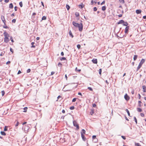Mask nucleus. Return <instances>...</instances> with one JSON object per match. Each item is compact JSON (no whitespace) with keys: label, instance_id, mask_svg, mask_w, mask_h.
Returning a JSON list of instances; mask_svg holds the SVG:
<instances>
[{"label":"nucleus","instance_id":"f257e3e1","mask_svg":"<svg viewBox=\"0 0 146 146\" xmlns=\"http://www.w3.org/2000/svg\"><path fill=\"white\" fill-rule=\"evenodd\" d=\"M72 24L75 27L79 28V30L80 31H81L82 30L83 25L82 23H81L79 24L76 23L75 22L73 21L72 22Z\"/></svg>","mask_w":146,"mask_h":146},{"label":"nucleus","instance_id":"f03ea898","mask_svg":"<svg viewBox=\"0 0 146 146\" xmlns=\"http://www.w3.org/2000/svg\"><path fill=\"white\" fill-rule=\"evenodd\" d=\"M145 60L144 59H142L141 60L139 64V65L137 67V70L138 71L141 67L143 64L145 62Z\"/></svg>","mask_w":146,"mask_h":146},{"label":"nucleus","instance_id":"7ed1b4c3","mask_svg":"<svg viewBox=\"0 0 146 146\" xmlns=\"http://www.w3.org/2000/svg\"><path fill=\"white\" fill-rule=\"evenodd\" d=\"M73 122L74 126L76 127V129H79V126L77 122L75 121H74Z\"/></svg>","mask_w":146,"mask_h":146},{"label":"nucleus","instance_id":"20e7f679","mask_svg":"<svg viewBox=\"0 0 146 146\" xmlns=\"http://www.w3.org/2000/svg\"><path fill=\"white\" fill-rule=\"evenodd\" d=\"M8 36H4V41L5 42L7 43L9 41Z\"/></svg>","mask_w":146,"mask_h":146},{"label":"nucleus","instance_id":"39448f33","mask_svg":"<svg viewBox=\"0 0 146 146\" xmlns=\"http://www.w3.org/2000/svg\"><path fill=\"white\" fill-rule=\"evenodd\" d=\"M22 129H23L25 132L28 131L29 129L28 127L27 126H25V127L24 128L23 127L22 128Z\"/></svg>","mask_w":146,"mask_h":146},{"label":"nucleus","instance_id":"423d86ee","mask_svg":"<svg viewBox=\"0 0 146 146\" xmlns=\"http://www.w3.org/2000/svg\"><path fill=\"white\" fill-rule=\"evenodd\" d=\"M124 98L125 100H128L129 99V97L128 96L127 94H126L124 96Z\"/></svg>","mask_w":146,"mask_h":146},{"label":"nucleus","instance_id":"0eeeda50","mask_svg":"<svg viewBox=\"0 0 146 146\" xmlns=\"http://www.w3.org/2000/svg\"><path fill=\"white\" fill-rule=\"evenodd\" d=\"M1 19L3 23L5 24V23L6 22V21L5 19V18L4 17L2 16L1 17Z\"/></svg>","mask_w":146,"mask_h":146},{"label":"nucleus","instance_id":"6e6552de","mask_svg":"<svg viewBox=\"0 0 146 146\" xmlns=\"http://www.w3.org/2000/svg\"><path fill=\"white\" fill-rule=\"evenodd\" d=\"M92 61L94 64H96L97 63V60L96 59H93Z\"/></svg>","mask_w":146,"mask_h":146},{"label":"nucleus","instance_id":"1a4fd4ad","mask_svg":"<svg viewBox=\"0 0 146 146\" xmlns=\"http://www.w3.org/2000/svg\"><path fill=\"white\" fill-rule=\"evenodd\" d=\"M141 11L140 9H137L136 11V12L137 14H139L141 13Z\"/></svg>","mask_w":146,"mask_h":146},{"label":"nucleus","instance_id":"9d476101","mask_svg":"<svg viewBox=\"0 0 146 146\" xmlns=\"http://www.w3.org/2000/svg\"><path fill=\"white\" fill-rule=\"evenodd\" d=\"M123 23H124V21L123 20H120L117 23V24H123Z\"/></svg>","mask_w":146,"mask_h":146},{"label":"nucleus","instance_id":"9b49d317","mask_svg":"<svg viewBox=\"0 0 146 146\" xmlns=\"http://www.w3.org/2000/svg\"><path fill=\"white\" fill-rule=\"evenodd\" d=\"M129 29V27L128 26L127 27L125 28V33H127Z\"/></svg>","mask_w":146,"mask_h":146},{"label":"nucleus","instance_id":"f8f14e48","mask_svg":"<svg viewBox=\"0 0 146 146\" xmlns=\"http://www.w3.org/2000/svg\"><path fill=\"white\" fill-rule=\"evenodd\" d=\"M142 88L143 90V92H146V87L145 86H142Z\"/></svg>","mask_w":146,"mask_h":146},{"label":"nucleus","instance_id":"ddd939ff","mask_svg":"<svg viewBox=\"0 0 146 146\" xmlns=\"http://www.w3.org/2000/svg\"><path fill=\"white\" fill-rule=\"evenodd\" d=\"M81 135V137L82 139L84 141H85L86 139L84 137V135L82 134V135Z\"/></svg>","mask_w":146,"mask_h":146},{"label":"nucleus","instance_id":"4468645a","mask_svg":"<svg viewBox=\"0 0 146 146\" xmlns=\"http://www.w3.org/2000/svg\"><path fill=\"white\" fill-rule=\"evenodd\" d=\"M85 132L86 131L85 130H84V129H82V131L81 132V135H82V134H83V135L85 134Z\"/></svg>","mask_w":146,"mask_h":146},{"label":"nucleus","instance_id":"2eb2a0df","mask_svg":"<svg viewBox=\"0 0 146 146\" xmlns=\"http://www.w3.org/2000/svg\"><path fill=\"white\" fill-rule=\"evenodd\" d=\"M69 34L70 35V36H71L72 38H73V36L72 34V33L70 30V31L69 33Z\"/></svg>","mask_w":146,"mask_h":146},{"label":"nucleus","instance_id":"dca6fc26","mask_svg":"<svg viewBox=\"0 0 146 146\" xmlns=\"http://www.w3.org/2000/svg\"><path fill=\"white\" fill-rule=\"evenodd\" d=\"M75 15L77 17H78L79 15V14L78 12H76L75 13Z\"/></svg>","mask_w":146,"mask_h":146},{"label":"nucleus","instance_id":"f3484780","mask_svg":"<svg viewBox=\"0 0 146 146\" xmlns=\"http://www.w3.org/2000/svg\"><path fill=\"white\" fill-rule=\"evenodd\" d=\"M137 56L136 55H135L134 56L133 59L134 60H135L137 58Z\"/></svg>","mask_w":146,"mask_h":146},{"label":"nucleus","instance_id":"a211bd4d","mask_svg":"<svg viewBox=\"0 0 146 146\" xmlns=\"http://www.w3.org/2000/svg\"><path fill=\"white\" fill-rule=\"evenodd\" d=\"M106 9V7L105 6H103L102 7V10L104 11Z\"/></svg>","mask_w":146,"mask_h":146},{"label":"nucleus","instance_id":"6ab92c4d","mask_svg":"<svg viewBox=\"0 0 146 146\" xmlns=\"http://www.w3.org/2000/svg\"><path fill=\"white\" fill-rule=\"evenodd\" d=\"M123 25L124 26H127L128 25V23L127 22H124V23H123Z\"/></svg>","mask_w":146,"mask_h":146},{"label":"nucleus","instance_id":"aec40b11","mask_svg":"<svg viewBox=\"0 0 146 146\" xmlns=\"http://www.w3.org/2000/svg\"><path fill=\"white\" fill-rule=\"evenodd\" d=\"M126 111L127 112V113L128 115L129 116H130V113L129 112V110L127 109H126Z\"/></svg>","mask_w":146,"mask_h":146},{"label":"nucleus","instance_id":"412c9836","mask_svg":"<svg viewBox=\"0 0 146 146\" xmlns=\"http://www.w3.org/2000/svg\"><path fill=\"white\" fill-rule=\"evenodd\" d=\"M4 36H8V33L6 32H4Z\"/></svg>","mask_w":146,"mask_h":146},{"label":"nucleus","instance_id":"4be33fe9","mask_svg":"<svg viewBox=\"0 0 146 146\" xmlns=\"http://www.w3.org/2000/svg\"><path fill=\"white\" fill-rule=\"evenodd\" d=\"M66 7L68 10L70 8V6L68 5H66Z\"/></svg>","mask_w":146,"mask_h":146},{"label":"nucleus","instance_id":"5701e85b","mask_svg":"<svg viewBox=\"0 0 146 146\" xmlns=\"http://www.w3.org/2000/svg\"><path fill=\"white\" fill-rule=\"evenodd\" d=\"M1 133L2 135H6L5 133L3 131H1Z\"/></svg>","mask_w":146,"mask_h":146},{"label":"nucleus","instance_id":"b1692460","mask_svg":"<svg viewBox=\"0 0 146 146\" xmlns=\"http://www.w3.org/2000/svg\"><path fill=\"white\" fill-rule=\"evenodd\" d=\"M137 110L138 112H141L142 111L141 109L140 108H137Z\"/></svg>","mask_w":146,"mask_h":146},{"label":"nucleus","instance_id":"393cba45","mask_svg":"<svg viewBox=\"0 0 146 146\" xmlns=\"http://www.w3.org/2000/svg\"><path fill=\"white\" fill-rule=\"evenodd\" d=\"M46 17L45 16H43L42 17V20H46Z\"/></svg>","mask_w":146,"mask_h":146},{"label":"nucleus","instance_id":"a878e982","mask_svg":"<svg viewBox=\"0 0 146 146\" xmlns=\"http://www.w3.org/2000/svg\"><path fill=\"white\" fill-rule=\"evenodd\" d=\"M13 7V5L12 3L10 4V8H12Z\"/></svg>","mask_w":146,"mask_h":146},{"label":"nucleus","instance_id":"bb28decb","mask_svg":"<svg viewBox=\"0 0 146 146\" xmlns=\"http://www.w3.org/2000/svg\"><path fill=\"white\" fill-rule=\"evenodd\" d=\"M79 7L80 8H81V9H82L83 8V4H80V5H79Z\"/></svg>","mask_w":146,"mask_h":146},{"label":"nucleus","instance_id":"cd10ccee","mask_svg":"<svg viewBox=\"0 0 146 146\" xmlns=\"http://www.w3.org/2000/svg\"><path fill=\"white\" fill-rule=\"evenodd\" d=\"M119 0V2L123 4L124 3V0Z\"/></svg>","mask_w":146,"mask_h":146},{"label":"nucleus","instance_id":"c85d7f7f","mask_svg":"<svg viewBox=\"0 0 146 146\" xmlns=\"http://www.w3.org/2000/svg\"><path fill=\"white\" fill-rule=\"evenodd\" d=\"M94 111L93 110H91V111L90 112V114L91 115H92L94 113Z\"/></svg>","mask_w":146,"mask_h":146},{"label":"nucleus","instance_id":"c756f323","mask_svg":"<svg viewBox=\"0 0 146 146\" xmlns=\"http://www.w3.org/2000/svg\"><path fill=\"white\" fill-rule=\"evenodd\" d=\"M66 58L65 57H62L60 59L61 60H66Z\"/></svg>","mask_w":146,"mask_h":146},{"label":"nucleus","instance_id":"7c9ffc66","mask_svg":"<svg viewBox=\"0 0 146 146\" xmlns=\"http://www.w3.org/2000/svg\"><path fill=\"white\" fill-rule=\"evenodd\" d=\"M88 89L90 90L91 91H93V90L92 89V88H91V87H88Z\"/></svg>","mask_w":146,"mask_h":146},{"label":"nucleus","instance_id":"2f4dec72","mask_svg":"<svg viewBox=\"0 0 146 146\" xmlns=\"http://www.w3.org/2000/svg\"><path fill=\"white\" fill-rule=\"evenodd\" d=\"M134 120L135 121L136 124H137V120L136 118L135 117H134Z\"/></svg>","mask_w":146,"mask_h":146},{"label":"nucleus","instance_id":"473e14b6","mask_svg":"<svg viewBox=\"0 0 146 146\" xmlns=\"http://www.w3.org/2000/svg\"><path fill=\"white\" fill-rule=\"evenodd\" d=\"M19 4L20 6V7H22L23 6V4H22V2H20L19 3Z\"/></svg>","mask_w":146,"mask_h":146},{"label":"nucleus","instance_id":"72a5a7b5","mask_svg":"<svg viewBox=\"0 0 146 146\" xmlns=\"http://www.w3.org/2000/svg\"><path fill=\"white\" fill-rule=\"evenodd\" d=\"M62 65V64L60 63H59L58 64V66L59 67H61Z\"/></svg>","mask_w":146,"mask_h":146},{"label":"nucleus","instance_id":"f704fd0d","mask_svg":"<svg viewBox=\"0 0 146 146\" xmlns=\"http://www.w3.org/2000/svg\"><path fill=\"white\" fill-rule=\"evenodd\" d=\"M77 47L78 49H79L80 48V45L79 44H78L77 45Z\"/></svg>","mask_w":146,"mask_h":146},{"label":"nucleus","instance_id":"c9c22d12","mask_svg":"<svg viewBox=\"0 0 146 146\" xmlns=\"http://www.w3.org/2000/svg\"><path fill=\"white\" fill-rule=\"evenodd\" d=\"M1 93H2V96H3L5 94V92H4V91H1Z\"/></svg>","mask_w":146,"mask_h":146},{"label":"nucleus","instance_id":"e433bc0d","mask_svg":"<svg viewBox=\"0 0 146 146\" xmlns=\"http://www.w3.org/2000/svg\"><path fill=\"white\" fill-rule=\"evenodd\" d=\"M99 72L100 74H101L102 72V70L100 69L99 70Z\"/></svg>","mask_w":146,"mask_h":146},{"label":"nucleus","instance_id":"4c0bfd02","mask_svg":"<svg viewBox=\"0 0 146 146\" xmlns=\"http://www.w3.org/2000/svg\"><path fill=\"white\" fill-rule=\"evenodd\" d=\"M136 146H141L140 144L139 143H137L135 144Z\"/></svg>","mask_w":146,"mask_h":146},{"label":"nucleus","instance_id":"58836bf2","mask_svg":"<svg viewBox=\"0 0 146 146\" xmlns=\"http://www.w3.org/2000/svg\"><path fill=\"white\" fill-rule=\"evenodd\" d=\"M31 70L30 69H28L27 70V73H29L30 72Z\"/></svg>","mask_w":146,"mask_h":146},{"label":"nucleus","instance_id":"ea45409f","mask_svg":"<svg viewBox=\"0 0 146 146\" xmlns=\"http://www.w3.org/2000/svg\"><path fill=\"white\" fill-rule=\"evenodd\" d=\"M76 98H73L72 100V102H75L76 101Z\"/></svg>","mask_w":146,"mask_h":146},{"label":"nucleus","instance_id":"a19ab883","mask_svg":"<svg viewBox=\"0 0 146 146\" xmlns=\"http://www.w3.org/2000/svg\"><path fill=\"white\" fill-rule=\"evenodd\" d=\"M27 109V107H25L24 108V110H25L24 111H23L25 112L26 111V110Z\"/></svg>","mask_w":146,"mask_h":146},{"label":"nucleus","instance_id":"79ce46f5","mask_svg":"<svg viewBox=\"0 0 146 146\" xmlns=\"http://www.w3.org/2000/svg\"><path fill=\"white\" fill-rule=\"evenodd\" d=\"M97 10V8L96 7H94V11H96Z\"/></svg>","mask_w":146,"mask_h":146},{"label":"nucleus","instance_id":"37998d69","mask_svg":"<svg viewBox=\"0 0 146 146\" xmlns=\"http://www.w3.org/2000/svg\"><path fill=\"white\" fill-rule=\"evenodd\" d=\"M16 22V19H13L12 20V22L13 23H15Z\"/></svg>","mask_w":146,"mask_h":146},{"label":"nucleus","instance_id":"c03bdc74","mask_svg":"<svg viewBox=\"0 0 146 146\" xmlns=\"http://www.w3.org/2000/svg\"><path fill=\"white\" fill-rule=\"evenodd\" d=\"M96 135H93L92 136V139H95L96 138Z\"/></svg>","mask_w":146,"mask_h":146},{"label":"nucleus","instance_id":"a18cd8bd","mask_svg":"<svg viewBox=\"0 0 146 146\" xmlns=\"http://www.w3.org/2000/svg\"><path fill=\"white\" fill-rule=\"evenodd\" d=\"M105 1H104L101 3V5H102L103 4H104L105 3Z\"/></svg>","mask_w":146,"mask_h":146},{"label":"nucleus","instance_id":"49530a36","mask_svg":"<svg viewBox=\"0 0 146 146\" xmlns=\"http://www.w3.org/2000/svg\"><path fill=\"white\" fill-rule=\"evenodd\" d=\"M74 106H72L70 107V109L71 110H72L74 109Z\"/></svg>","mask_w":146,"mask_h":146},{"label":"nucleus","instance_id":"de8ad7c7","mask_svg":"<svg viewBox=\"0 0 146 146\" xmlns=\"http://www.w3.org/2000/svg\"><path fill=\"white\" fill-rule=\"evenodd\" d=\"M14 133H12L11 132V135H12V136H13V135H14L15 134V131H14Z\"/></svg>","mask_w":146,"mask_h":146},{"label":"nucleus","instance_id":"09e8293b","mask_svg":"<svg viewBox=\"0 0 146 146\" xmlns=\"http://www.w3.org/2000/svg\"><path fill=\"white\" fill-rule=\"evenodd\" d=\"M15 11H16L17 10V7H15L14 8Z\"/></svg>","mask_w":146,"mask_h":146},{"label":"nucleus","instance_id":"8fccbe9b","mask_svg":"<svg viewBox=\"0 0 146 146\" xmlns=\"http://www.w3.org/2000/svg\"><path fill=\"white\" fill-rule=\"evenodd\" d=\"M121 137H122V138L123 139H126V138H125V136H121Z\"/></svg>","mask_w":146,"mask_h":146},{"label":"nucleus","instance_id":"3c124183","mask_svg":"<svg viewBox=\"0 0 146 146\" xmlns=\"http://www.w3.org/2000/svg\"><path fill=\"white\" fill-rule=\"evenodd\" d=\"M140 115H141V116L142 117H143L144 116V114L143 113H141L140 114Z\"/></svg>","mask_w":146,"mask_h":146},{"label":"nucleus","instance_id":"603ef678","mask_svg":"<svg viewBox=\"0 0 146 146\" xmlns=\"http://www.w3.org/2000/svg\"><path fill=\"white\" fill-rule=\"evenodd\" d=\"M54 73L55 72H51V75H52L54 74Z\"/></svg>","mask_w":146,"mask_h":146},{"label":"nucleus","instance_id":"864d4df0","mask_svg":"<svg viewBox=\"0 0 146 146\" xmlns=\"http://www.w3.org/2000/svg\"><path fill=\"white\" fill-rule=\"evenodd\" d=\"M134 93V90H132L131 91V93L132 94H133Z\"/></svg>","mask_w":146,"mask_h":146},{"label":"nucleus","instance_id":"5fc2aeb1","mask_svg":"<svg viewBox=\"0 0 146 146\" xmlns=\"http://www.w3.org/2000/svg\"><path fill=\"white\" fill-rule=\"evenodd\" d=\"M10 50L11 52H12V53H13V49H12V48H10Z\"/></svg>","mask_w":146,"mask_h":146},{"label":"nucleus","instance_id":"6e6d98bb","mask_svg":"<svg viewBox=\"0 0 146 146\" xmlns=\"http://www.w3.org/2000/svg\"><path fill=\"white\" fill-rule=\"evenodd\" d=\"M21 73V71L20 70H19L17 74H19Z\"/></svg>","mask_w":146,"mask_h":146},{"label":"nucleus","instance_id":"4d7b16f0","mask_svg":"<svg viewBox=\"0 0 146 146\" xmlns=\"http://www.w3.org/2000/svg\"><path fill=\"white\" fill-rule=\"evenodd\" d=\"M61 54L62 56H63L64 55V53L63 52H62L61 53Z\"/></svg>","mask_w":146,"mask_h":146},{"label":"nucleus","instance_id":"13d9d810","mask_svg":"<svg viewBox=\"0 0 146 146\" xmlns=\"http://www.w3.org/2000/svg\"><path fill=\"white\" fill-rule=\"evenodd\" d=\"M19 124V122H17L16 124L15 125V126H17Z\"/></svg>","mask_w":146,"mask_h":146},{"label":"nucleus","instance_id":"bf43d9fd","mask_svg":"<svg viewBox=\"0 0 146 146\" xmlns=\"http://www.w3.org/2000/svg\"><path fill=\"white\" fill-rule=\"evenodd\" d=\"M5 1L6 3H8L9 1V0H5Z\"/></svg>","mask_w":146,"mask_h":146},{"label":"nucleus","instance_id":"052dcab7","mask_svg":"<svg viewBox=\"0 0 146 146\" xmlns=\"http://www.w3.org/2000/svg\"><path fill=\"white\" fill-rule=\"evenodd\" d=\"M118 16L119 17H121L122 16V15L121 14H119L118 15Z\"/></svg>","mask_w":146,"mask_h":146},{"label":"nucleus","instance_id":"680f3d73","mask_svg":"<svg viewBox=\"0 0 146 146\" xmlns=\"http://www.w3.org/2000/svg\"><path fill=\"white\" fill-rule=\"evenodd\" d=\"M41 5H42L43 6V7H44V4H43V3L42 2H41Z\"/></svg>","mask_w":146,"mask_h":146},{"label":"nucleus","instance_id":"e2e57ef3","mask_svg":"<svg viewBox=\"0 0 146 146\" xmlns=\"http://www.w3.org/2000/svg\"><path fill=\"white\" fill-rule=\"evenodd\" d=\"M65 77L66 78V80H67V76L66 74L65 75Z\"/></svg>","mask_w":146,"mask_h":146},{"label":"nucleus","instance_id":"0e129e2a","mask_svg":"<svg viewBox=\"0 0 146 146\" xmlns=\"http://www.w3.org/2000/svg\"><path fill=\"white\" fill-rule=\"evenodd\" d=\"M78 94L79 95H80V96H82V94L81 93H80V92L78 93Z\"/></svg>","mask_w":146,"mask_h":146},{"label":"nucleus","instance_id":"69168bd1","mask_svg":"<svg viewBox=\"0 0 146 146\" xmlns=\"http://www.w3.org/2000/svg\"><path fill=\"white\" fill-rule=\"evenodd\" d=\"M96 106V105L95 104H94L93 105V106L94 107H95Z\"/></svg>","mask_w":146,"mask_h":146},{"label":"nucleus","instance_id":"338daca9","mask_svg":"<svg viewBox=\"0 0 146 146\" xmlns=\"http://www.w3.org/2000/svg\"><path fill=\"white\" fill-rule=\"evenodd\" d=\"M62 113H65V110H62Z\"/></svg>","mask_w":146,"mask_h":146},{"label":"nucleus","instance_id":"774afa93","mask_svg":"<svg viewBox=\"0 0 146 146\" xmlns=\"http://www.w3.org/2000/svg\"><path fill=\"white\" fill-rule=\"evenodd\" d=\"M143 18L144 19H146V16H144L143 17Z\"/></svg>","mask_w":146,"mask_h":146}]
</instances>
